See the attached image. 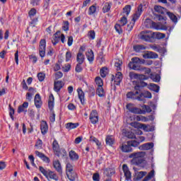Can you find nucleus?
I'll list each match as a JSON object with an SVG mask.
<instances>
[{"instance_id":"15","label":"nucleus","mask_w":181,"mask_h":181,"mask_svg":"<svg viewBox=\"0 0 181 181\" xmlns=\"http://www.w3.org/2000/svg\"><path fill=\"white\" fill-rule=\"evenodd\" d=\"M52 149L57 156H60V146L56 139L52 143Z\"/></svg>"},{"instance_id":"16","label":"nucleus","mask_w":181,"mask_h":181,"mask_svg":"<svg viewBox=\"0 0 181 181\" xmlns=\"http://www.w3.org/2000/svg\"><path fill=\"white\" fill-rule=\"evenodd\" d=\"M35 155L38 156L43 162H45V163H49L50 159L46 156L43 153H41L40 151H35Z\"/></svg>"},{"instance_id":"57","label":"nucleus","mask_w":181,"mask_h":181,"mask_svg":"<svg viewBox=\"0 0 181 181\" xmlns=\"http://www.w3.org/2000/svg\"><path fill=\"white\" fill-rule=\"evenodd\" d=\"M156 37L157 39H165V37H166V35L162 33H156Z\"/></svg>"},{"instance_id":"52","label":"nucleus","mask_w":181,"mask_h":181,"mask_svg":"<svg viewBox=\"0 0 181 181\" xmlns=\"http://www.w3.org/2000/svg\"><path fill=\"white\" fill-rule=\"evenodd\" d=\"M69 26H70V23H69V21H64L63 25H62V30H64L65 32H67L69 31Z\"/></svg>"},{"instance_id":"37","label":"nucleus","mask_w":181,"mask_h":181,"mask_svg":"<svg viewBox=\"0 0 181 181\" xmlns=\"http://www.w3.org/2000/svg\"><path fill=\"white\" fill-rule=\"evenodd\" d=\"M131 13V5H127L124 6V8H123V16H128V15H129V13Z\"/></svg>"},{"instance_id":"11","label":"nucleus","mask_w":181,"mask_h":181,"mask_svg":"<svg viewBox=\"0 0 181 181\" xmlns=\"http://www.w3.org/2000/svg\"><path fill=\"white\" fill-rule=\"evenodd\" d=\"M142 15V4H140L138 8L136 13L133 15L132 21L133 23H135L138 19H139V17Z\"/></svg>"},{"instance_id":"1","label":"nucleus","mask_w":181,"mask_h":181,"mask_svg":"<svg viewBox=\"0 0 181 181\" xmlns=\"http://www.w3.org/2000/svg\"><path fill=\"white\" fill-rule=\"evenodd\" d=\"M145 156H146V153L144 151H139L131 153L129 156V158L132 159L130 160L131 165L139 166L145 163Z\"/></svg>"},{"instance_id":"36","label":"nucleus","mask_w":181,"mask_h":181,"mask_svg":"<svg viewBox=\"0 0 181 181\" xmlns=\"http://www.w3.org/2000/svg\"><path fill=\"white\" fill-rule=\"evenodd\" d=\"M80 125L78 123L69 122L66 124V129H76Z\"/></svg>"},{"instance_id":"32","label":"nucleus","mask_w":181,"mask_h":181,"mask_svg":"<svg viewBox=\"0 0 181 181\" xmlns=\"http://www.w3.org/2000/svg\"><path fill=\"white\" fill-rule=\"evenodd\" d=\"M111 6H112V3H105L104 6L103 7V13H107V12H110V11L111 10Z\"/></svg>"},{"instance_id":"62","label":"nucleus","mask_w":181,"mask_h":181,"mask_svg":"<svg viewBox=\"0 0 181 181\" xmlns=\"http://www.w3.org/2000/svg\"><path fill=\"white\" fill-rule=\"evenodd\" d=\"M71 57H72L71 52L70 51H67L66 53V62H70V60L71 59Z\"/></svg>"},{"instance_id":"33","label":"nucleus","mask_w":181,"mask_h":181,"mask_svg":"<svg viewBox=\"0 0 181 181\" xmlns=\"http://www.w3.org/2000/svg\"><path fill=\"white\" fill-rule=\"evenodd\" d=\"M133 49L134 52H136V53H139L140 52H142V50H145V49H146V47L142 45H136L133 47Z\"/></svg>"},{"instance_id":"6","label":"nucleus","mask_w":181,"mask_h":181,"mask_svg":"<svg viewBox=\"0 0 181 181\" xmlns=\"http://www.w3.org/2000/svg\"><path fill=\"white\" fill-rule=\"evenodd\" d=\"M95 82L96 84V91H104V88L103 87L104 86V82L101 77H96L95 78Z\"/></svg>"},{"instance_id":"27","label":"nucleus","mask_w":181,"mask_h":181,"mask_svg":"<svg viewBox=\"0 0 181 181\" xmlns=\"http://www.w3.org/2000/svg\"><path fill=\"white\" fill-rule=\"evenodd\" d=\"M53 166L58 173H62V164H60V161H59V160H56L53 162Z\"/></svg>"},{"instance_id":"25","label":"nucleus","mask_w":181,"mask_h":181,"mask_svg":"<svg viewBox=\"0 0 181 181\" xmlns=\"http://www.w3.org/2000/svg\"><path fill=\"white\" fill-rule=\"evenodd\" d=\"M85 60H86V57H84V54H83V52H78L76 55L77 63H79V64H83Z\"/></svg>"},{"instance_id":"61","label":"nucleus","mask_w":181,"mask_h":181,"mask_svg":"<svg viewBox=\"0 0 181 181\" xmlns=\"http://www.w3.org/2000/svg\"><path fill=\"white\" fill-rule=\"evenodd\" d=\"M70 69H71V65L68 64L65 65L64 66H63L62 70L65 73H67L68 71H70Z\"/></svg>"},{"instance_id":"8","label":"nucleus","mask_w":181,"mask_h":181,"mask_svg":"<svg viewBox=\"0 0 181 181\" xmlns=\"http://www.w3.org/2000/svg\"><path fill=\"white\" fill-rule=\"evenodd\" d=\"M151 29H156V30H167L168 27L165 24L160 23H155L153 21L151 24Z\"/></svg>"},{"instance_id":"60","label":"nucleus","mask_w":181,"mask_h":181,"mask_svg":"<svg viewBox=\"0 0 181 181\" xmlns=\"http://www.w3.org/2000/svg\"><path fill=\"white\" fill-rule=\"evenodd\" d=\"M36 12H37V11L35 10V8H31L28 13L30 18H33V16H35V15H36Z\"/></svg>"},{"instance_id":"40","label":"nucleus","mask_w":181,"mask_h":181,"mask_svg":"<svg viewBox=\"0 0 181 181\" xmlns=\"http://www.w3.org/2000/svg\"><path fill=\"white\" fill-rule=\"evenodd\" d=\"M148 88H149L151 91H159L160 90L159 86L155 83H150V85L148 86Z\"/></svg>"},{"instance_id":"51","label":"nucleus","mask_w":181,"mask_h":181,"mask_svg":"<svg viewBox=\"0 0 181 181\" xmlns=\"http://www.w3.org/2000/svg\"><path fill=\"white\" fill-rule=\"evenodd\" d=\"M139 74H135L134 72H130L129 74V77H130L131 80H136L138 78H139Z\"/></svg>"},{"instance_id":"13","label":"nucleus","mask_w":181,"mask_h":181,"mask_svg":"<svg viewBox=\"0 0 181 181\" xmlns=\"http://www.w3.org/2000/svg\"><path fill=\"white\" fill-rule=\"evenodd\" d=\"M122 169H123V172H124L126 180L127 181L131 180L132 175H131V171H129V168H128V165H127V164H124L122 165Z\"/></svg>"},{"instance_id":"55","label":"nucleus","mask_w":181,"mask_h":181,"mask_svg":"<svg viewBox=\"0 0 181 181\" xmlns=\"http://www.w3.org/2000/svg\"><path fill=\"white\" fill-rule=\"evenodd\" d=\"M81 64H83L78 63L76 64L75 68V71H76V73H81V71H83V67H81Z\"/></svg>"},{"instance_id":"63","label":"nucleus","mask_w":181,"mask_h":181,"mask_svg":"<svg viewBox=\"0 0 181 181\" xmlns=\"http://www.w3.org/2000/svg\"><path fill=\"white\" fill-rule=\"evenodd\" d=\"M145 175H146V172L145 171H140L137 173V179H142V177H144V176H145Z\"/></svg>"},{"instance_id":"21","label":"nucleus","mask_w":181,"mask_h":181,"mask_svg":"<svg viewBox=\"0 0 181 181\" xmlns=\"http://www.w3.org/2000/svg\"><path fill=\"white\" fill-rule=\"evenodd\" d=\"M48 107L50 111H53V109L54 108V96H53V94H51L49 97Z\"/></svg>"},{"instance_id":"58","label":"nucleus","mask_w":181,"mask_h":181,"mask_svg":"<svg viewBox=\"0 0 181 181\" xmlns=\"http://www.w3.org/2000/svg\"><path fill=\"white\" fill-rule=\"evenodd\" d=\"M115 67L117 68V71H119L121 70V66H122V61H117L115 64Z\"/></svg>"},{"instance_id":"38","label":"nucleus","mask_w":181,"mask_h":181,"mask_svg":"<svg viewBox=\"0 0 181 181\" xmlns=\"http://www.w3.org/2000/svg\"><path fill=\"white\" fill-rule=\"evenodd\" d=\"M78 98L83 105L86 104V100L84 99L85 94L83 91H78Z\"/></svg>"},{"instance_id":"22","label":"nucleus","mask_w":181,"mask_h":181,"mask_svg":"<svg viewBox=\"0 0 181 181\" xmlns=\"http://www.w3.org/2000/svg\"><path fill=\"white\" fill-rule=\"evenodd\" d=\"M59 42H60V31L55 33L52 40V43L54 46H56Z\"/></svg>"},{"instance_id":"26","label":"nucleus","mask_w":181,"mask_h":181,"mask_svg":"<svg viewBox=\"0 0 181 181\" xmlns=\"http://www.w3.org/2000/svg\"><path fill=\"white\" fill-rule=\"evenodd\" d=\"M141 129H144L145 132H152L155 131V127L143 124L141 126Z\"/></svg>"},{"instance_id":"19","label":"nucleus","mask_w":181,"mask_h":181,"mask_svg":"<svg viewBox=\"0 0 181 181\" xmlns=\"http://www.w3.org/2000/svg\"><path fill=\"white\" fill-rule=\"evenodd\" d=\"M135 83H136V86H134V90H136V91H141L143 87H146V86H148V83H145L144 81L135 82Z\"/></svg>"},{"instance_id":"10","label":"nucleus","mask_w":181,"mask_h":181,"mask_svg":"<svg viewBox=\"0 0 181 181\" xmlns=\"http://www.w3.org/2000/svg\"><path fill=\"white\" fill-rule=\"evenodd\" d=\"M73 173V165L68 163L66 164V176L71 181H74L76 179L71 176V174Z\"/></svg>"},{"instance_id":"28","label":"nucleus","mask_w":181,"mask_h":181,"mask_svg":"<svg viewBox=\"0 0 181 181\" xmlns=\"http://www.w3.org/2000/svg\"><path fill=\"white\" fill-rule=\"evenodd\" d=\"M49 178L52 179L53 180H55V181L59 180V176H57V174H56V173L52 170H49L47 179H49Z\"/></svg>"},{"instance_id":"42","label":"nucleus","mask_w":181,"mask_h":181,"mask_svg":"<svg viewBox=\"0 0 181 181\" xmlns=\"http://www.w3.org/2000/svg\"><path fill=\"white\" fill-rule=\"evenodd\" d=\"M154 11L158 13L163 14L165 13V8L160 6H154Z\"/></svg>"},{"instance_id":"23","label":"nucleus","mask_w":181,"mask_h":181,"mask_svg":"<svg viewBox=\"0 0 181 181\" xmlns=\"http://www.w3.org/2000/svg\"><path fill=\"white\" fill-rule=\"evenodd\" d=\"M144 59H158V54L153 52H148L147 54L143 55Z\"/></svg>"},{"instance_id":"47","label":"nucleus","mask_w":181,"mask_h":181,"mask_svg":"<svg viewBox=\"0 0 181 181\" xmlns=\"http://www.w3.org/2000/svg\"><path fill=\"white\" fill-rule=\"evenodd\" d=\"M127 22H128V20L127 19V16H123L119 22V25H121L122 26H125Z\"/></svg>"},{"instance_id":"2","label":"nucleus","mask_w":181,"mask_h":181,"mask_svg":"<svg viewBox=\"0 0 181 181\" xmlns=\"http://www.w3.org/2000/svg\"><path fill=\"white\" fill-rule=\"evenodd\" d=\"M127 98H132L133 100H138V101H142L144 98H152V94L151 92L147 91L145 93L139 91H131L127 94Z\"/></svg>"},{"instance_id":"18","label":"nucleus","mask_w":181,"mask_h":181,"mask_svg":"<svg viewBox=\"0 0 181 181\" xmlns=\"http://www.w3.org/2000/svg\"><path fill=\"white\" fill-rule=\"evenodd\" d=\"M40 130L42 135H46V134H47V131H49V126L47 125V122H46V121L41 122Z\"/></svg>"},{"instance_id":"48","label":"nucleus","mask_w":181,"mask_h":181,"mask_svg":"<svg viewBox=\"0 0 181 181\" xmlns=\"http://www.w3.org/2000/svg\"><path fill=\"white\" fill-rule=\"evenodd\" d=\"M97 11V7L95 6H90L89 7V10H88V15L91 16V15H94V13Z\"/></svg>"},{"instance_id":"4","label":"nucleus","mask_w":181,"mask_h":181,"mask_svg":"<svg viewBox=\"0 0 181 181\" xmlns=\"http://www.w3.org/2000/svg\"><path fill=\"white\" fill-rule=\"evenodd\" d=\"M140 39L144 42H152L153 39V33L151 31H142L139 35Z\"/></svg>"},{"instance_id":"56","label":"nucleus","mask_w":181,"mask_h":181,"mask_svg":"<svg viewBox=\"0 0 181 181\" xmlns=\"http://www.w3.org/2000/svg\"><path fill=\"white\" fill-rule=\"evenodd\" d=\"M45 77H46V74H45V73L40 72L37 74V78L39 81H43Z\"/></svg>"},{"instance_id":"54","label":"nucleus","mask_w":181,"mask_h":181,"mask_svg":"<svg viewBox=\"0 0 181 181\" xmlns=\"http://www.w3.org/2000/svg\"><path fill=\"white\" fill-rule=\"evenodd\" d=\"M136 121H142L143 122H148L149 119L144 116H136Z\"/></svg>"},{"instance_id":"24","label":"nucleus","mask_w":181,"mask_h":181,"mask_svg":"<svg viewBox=\"0 0 181 181\" xmlns=\"http://www.w3.org/2000/svg\"><path fill=\"white\" fill-rule=\"evenodd\" d=\"M34 101L36 108H40V107H42V98H40V95L36 94Z\"/></svg>"},{"instance_id":"12","label":"nucleus","mask_w":181,"mask_h":181,"mask_svg":"<svg viewBox=\"0 0 181 181\" xmlns=\"http://www.w3.org/2000/svg\"><path fill=\"white\" fill-rule=\"evenodd\" d=\"M126 107L133 114H142V110L138 107H134L132 103L127 104Z\"/></svg>"},{"instance_id":"14","label":"nucleus","mask_w":181,"mask_h":181,"mask_svg":"<svg viewBox=\"0 0 181 181\" xmlns=\"http://www.w3.org/2000/svg\"><path fill=\"white\" fill-rule=\"evenodd\" d=\"M28 107H29V103L24 102L21 105L18 106V113L21 114V112H24V114H26L28 112Z\"/></svg>"},{"instance_id":"50","label":"nucleus","mask_w":181,"mask_h":181,"mask_svg":"<svg viewBox=\"0 0 181 181\" xmlns=\"http://www.w3.org/2000/svg\"><path fill=\"white\" fill-rule=\"evenodd\" d=\"M115 29L116 32H117V33H119V35H121V33H122V25H120L119 23H117L115 25Z\"/></svg>"},{"instance_id":"43","label":"nucleus","mask_w":181,"mask_h":181,"mask_svg":"<svg viewBox=\"0 0 181 181\" xmlns=\"http://www.w3.org/2000/svg\"><path fill=\"white\" fill-rule=\"evenodd\" d=\"M142 123H139L138 122H133L130 123L131 127L136 128V129H142Z\"/></svg>"},{"instance_id":"34","label":"nucleus","mask_w":181,"mask_h":181,"mask_svg":"<svg viewBox=\"0 0 181 181\" xmlns=\"http://www.w3.org/2000/svg\"><path fill=\"white\" fill-rule=\"evenodd\" d=\"M69 158L71 160H78V154L76 151L71 150L69 151Z\"/></svg>"},{"instance_id":"59","label":"nucleus","mask_w":181,"mask_h":181,"mask_svg":"<svg viewBox=\"0 0 181 181\" xmlns=\"http://www.w3.org/2000/svg\"><path fill=\"white\" fill-rule=\"evenodd\" d=\"M90 141L92 142H94L98 146H100L101 145V143H100V141L97 139V138L94 136H91Z\"/></svg>"},{"instance_id":"7","label":"nucleus","mask_w":181,"mask_h":181,"mask_svg":"<svg viewBox=\"0 0 181 181\" xmlns=\"http://www.w3.org/2000/svg\"><path fill=\"white\" fill-rule=\"evenodd\" d=\"M119 148L121 149L122 152H124V153H129V152H132V147H131L129 141L122 144Z\"/></svg>"},{"instance_id":"29","label":"nucleus","mask_w":181,"mask_h":181,"mask_svg":"<svg viewBox=\"0 0 181 181\" xmlns=\"http://www.w3.org/2000/svg\"><path fill=\"white\" fill-rule=\"evenodd\" d=\"M122 81V74L121 72H117L115 76V83H116L117 86H119Z\"/></svg>"},{"instance_id":"44","label":"nucleus","mask_w":181,"mask_h":181,"mask_svg":"<svg viewBox=\"0 0 181 181\" xmlns=\"http://www.w3.org/2000/svg\"><path fill=\"white\" fill-rule=\"evenodd\" d=\"M153 21L149 18H146L144 21V26L148 28V29H152V23Z\"/></svg>"},{"instance_id":"53","label":"nucleus","mask_w":181,"mask_h":181,"mask_svg":"<svg viewBox=\"0 0 181 181\" xmlns=\"http://www.w3.org/2000/svg\"><path fill=\"white\" fill-rule=\"evenodd\" d=\"M49 170H47L45 169V168L40 166V172H41V173H42V175L45 176V177H47V175H49Z\"/></svg>"},{"instance_id":"39","label":"nucleus","mask_w":181,"mask_h":181,"mask_svg":"<svg viewBox=\"0 0 181 181\" xmlns=\"http://www.w3.org/2000/svg\"><path fill=\"white\" fill-rule=\"evenodd\" d=\"M151 78L155 83H159L160 81V76L158 74H151Z\"/></svg>"},{"instance_id":"41","label":"nucleus","mask_w":181,"mask_h":181,"mask_svg":"<svg viewBox=\"0 0 181 181\" xmlns=\"http://www.w3.org/2000/svg\"><path fill=\"white\" fill-rule=\"evenodd\" d=\"M168 16H169L170 19L174 22V23H177V17L175 16L173 13H170L169 11L167 12Z\"/></svg>"},{"instance_id":"30","label":"nucleus","mask_w":181,"mask_h":181,"mask_svg":"<svg viewBox=\"0 0 181 181\" xmlns=\"http://www.w3.org/2000/svg\"><path fill=\"white\" fill-rule=\"evenodd\" d=\"M63 86H64V83L62 81H58L54 82V88L56 91H60L63 88Z\"/></svg>"},{"instance_id":"9","label":"nucleus","mask_w":181,"mask_h":181,"mask_svg":"<svg viewBox=\"0 0 181 181\" xmlns=\"http://www.w3.org/2000/svg\"><path fill=\"white\" fill-rule=\"evenodd\" d=\"M89 119L91 122V124H97L98 122V112H97V110H92Z\"/></svg>"},{"instance_id":"64","label":"nucleus","mask_w":181,"mask_h":181,"mask_svg":"<svg viewBox=\"0 0 181 181\" xmlns=\"http://www.w3.org/2000/svg\"><path fill=\"white\" fill-rule=\"evenodd\" d=\"M143 110H144L145 112H151L152 109H151V107L146 105H144L142 106Z\"/></svg>"},{"instance_id":"5","label":"nucleus","mask_w":181,"mask_h":181,"mask_svg":"<svg viewBox=\"0 0 181 181\" xmlns=\"http://www.w3.org/2000/svg\"><path fill=\"white\" fill-rule=\"evenodd\" d=\"M39 53L40 57L46 56V40L42 39L40 41Z\"/></svg>"},{"instance_id":"17","label":"nucleus","mask_w":181,"mask_h":181,"mask_svg":"<svg viewBox=\"0 0 181 181\" xmlns=\"http://www.w3.org/2000/svg\"><path fill=\"white\" fill-rule=\"evenodd\" d=\"M86 56L90 64H93V62H94V52L92 49H88L86 52Z\"/></svg>"},{"instance_id":"20","label":"nucleus","mask_w":181,"mask_h":181,"mask_svg":"<svg viewBox=\"0 0 181 181\" xmlns=\"http://www.w3.org/2000/svg\"><path fill=\"white\" fill-rule=\"evenodd\" d=\"M153 148V143H146L139 147L140 151H149V149H152Z\"/></svg>"},{"instance_id":"49","label":"nucleus","mask_w":181,"mask_h":181,"mask_svg":"<svg viewBox=\"0 0 181 181\" xmlns=\"http://www.w3.org/2000/svg\"><path fill=\"white\" fill-rule=\"evenodd\" d=\"M129 144L131 148H132V146L134 148H136V146H139L140 142L138 141V140L137 141L136 140H133V141H129Z\"/></svg>"},{"instance_id":"35","label":"nucleus","mask_w":181,"mask_h":181,"mask_svg":"<svg viewBox=\"0 0 181 181\" xmlns=\"http://www.w3.org/2000/svg\"><path fill=\"white\" fill-rule=\"evenodd\" d=\"M123 133L124 134V136L129 138V139H134L135 138V134L131 131L124 130Z\"/></svg>"},{"instance_id":"3","label":"nucleus","mask_w":181,"mask_h":181,"mask_svg":"<svg viewBox=\"0 0 181 181\" xmlns=\"http://www.w3.org/2000/svg\"><path fill=\"white\" fill-rule=\"evenodd\" d=\"M144 63L145 59H141L139 57H133L132 58V62L129 63L128 67L130 70H141V64H144Z\"/></svg>"},{"instance_id":"31","label":"nucleus","mask_w":181,"mask_h":181,"mask_svg":"<svg viewBox=\"0 0 181 181\" xmlns=\"http://www.w3.org/2000/svg\"><path fill=\"white\" fill-rule=\"evenodd\" d=\"M106 144L109 146H112L114 145V142H115V139L112 136H107L106 139Z\"/></svg>"},{"instance_id":"46","label":"nucleus","mask_w":181,"mask_h":181,"mask_svg":"<svg viewBox=\"0 0 181 181\" xmlns=\"http://www.w3.org/2000/svg\"><path fill=\"white\" fill-rule=\"evenodd\" d=\"M100 76L103 78L107 76V74H108V69L106 67H103L100 71Z\"/></svg>"},{"instance_id":"45","label":"nucleus","mask_w":181,"mask_h":181,"mask_svg":"<svg viewBox=\"0 0 181 181\" xmlns=\"http://www.w3.org/2000/svg\"><path fill=\"white\" fill-rule=\"evenodd\" d=\"M155 176V170H152L148 175L143 180V181H149Z\"/></svg>"}]
</instances>
